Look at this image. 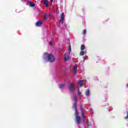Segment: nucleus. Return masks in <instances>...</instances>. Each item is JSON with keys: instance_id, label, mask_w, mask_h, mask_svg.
<instances>
[{"instance_id": "f257e3e1", "label": "nucleus", "mask_w": 128, "mask_h": 128, "mask_svg": "<svg viewBox=\"0 0 128 128\" xmlns=\"http://www.w3.org/2000/svg\"><path fill=\"white\" fill-rule=\"evenodd\" d=\"M43 60L45 62H54V56H52V54L45 53L43 56Z\"/></svg>"}, {"instance_id": "f03ea898", "label": "nucleus", "mask_w": 128, "mask_h": 128, "mask_svg": "<svg viewBox=\"0 0 128 128\" xmlns=\"http://www.w3.org/2000/svg\"><path fill=\"white\" fill-rule=\"evenodd\" d=\"M68 90L71 92H73V98L75 100L74 104H76V102H78V97L76 96V94L74 93V92H76V86L74 83L70 84Z\"/></svg>"}, {"instance_id": "7ed1b4c3", "label": "nucleus", "mask_w": 128, "mask_h": 128, "mask_svg": "<svg viewBox=\"0 0 128 128\" xmlns=\"http://www.w3.org/2000/svg\"><path fill=\"white\" fill-rule=\"evenodd\" d=\"M73 108H74L75 110V119L76 123L78 124H80L82 122V120H80V114H78V109L76 108V104L74 103L73 104Z\"/></svg>"}, {"instance_id": "20e7f679", "label": "nucleus", "mask_w": 128, "mask_h": 128, "mask_svg": "<svg viewBox=\"0 0 128 128\" xmlns=\"http://www.w3.org/2000/svg\"><path fill=\"white\" fill-rule=\"evenodd\" d=\"M70 52H72V46L70 45L68 46V52L67 53L66 52L64 54V60H68V59L70 58Z\"/></svg>"}, {"instance_id": "39448f33", "label": "nucleus", "mask_w": 128, "mask_h": 128, "mask_svg": "<svg viewBox=\"0 0 128 128\" xmlns=\"http://www.w3.org/2000/svg\"><path fill=\"white\" fill-rule=\"evenodd\" d=\"M28 4L30 8H34L36 6L34 2L32 1H28Z\"/></svg>"}, {"instance_id": "423d86ee", "label": "nucleus", "mask_w": 128, "mask_h": 128, "mask_svg": "<svg viewBox=\"0 0 128 128\" xmlns=\"http://www.w3.org/2000/svg\"><path fill=\"white\" fill-rule=\"evenodd\" d=\"M64 14L62 12L60 16L61 24H64Z\"/></svg>"}, {"instance_id": "0eeeda50", "label": "nucleus", "mask_w": 128, "mask_h": 128, "mask_svg": "<svg viewBox=\"0 0 128 128\" xmlns=\"http://www.w3.org/2000/svg\"><path fill=\"white\" fill-rule=\"evenodd\" d=\"M42 24V20L38 21L36 23L37 26H41Z\"/></svg>"}, {"instance_id": "6e6552de", "label": "nucleus", "mask_w": 128, "mask_h": 128, "mask_svg": "<svg viewBox=\"0 0 128 128\" xmlns=\"http://www.w3.org/2000/svg\"><path fill=\"white\" fill-rule=\"evenodd\" d=\"M50 16V14H44V20H48Z\"/></svg>"}, {"instance_id": "1a4fd4ad", "label": "nucleus", "mask_w": 128, "mask_h": 128, "mask_svg": "<svg viewBox=\"0 0 128 128\" xmlns=\"http://www.w3.org/2000/svg\"><path fill=\"white\" fill-rule=\"evenodd\" d=\"M80 112H81V115L82 116V118H86V116H84V110H82V106H80Z\"/></svg>"}, {"instance_id": "9d476101", "label": "nucleus", "mask_w": 128, "mask_h": 128, "mask_svg": "<svg viewBox=\"0 0 128 128\" xmlns=\"http://www.w3.org/2000/svg\"><path fill=\"white\" fill-rule=\"evenodd\" d=\"M43 2L46 8L48 7V0H44V1H43Z\"/></svg>"}, {"instance_id": "9b49d317", "label": "nucleus", "mask_w": 128, "mask_h": 128, "mask_svg": "<svg viewBox=\"0 0 128 128\" xmlns=\"http://www.w3.org/2000/svg\"><path fill=\"white\" fill-rule=\"evenodd\" d=\"M73 70H74V74H76V70H78V65L77 64H75L74 66Z\"/></svg>"}, {"instance_id": "f8f14e48", "label": "nucleus", "mask_w": 128, "mask_h": 128, "mask_svg": "<svg viewBox=\"0 0 128 128\" xmlns=\"http://www.w3.org/2000/svg\"><path fill=\"white\" fill-rule=\"evenodd\" d=\"M86 96H87V98H88V96H90V90H87L86 91Z\"/></svg>"}, {"instance_id": "ddd939ff", "label": "nucleus", "mask_w": 128, "mask_h": 128, "mask_svg": "<svg viewBox=\"0 0 128 128\" xmlns=\"http://www.w3.org/2000/svg\"><path fill=\"white\" fill-rule=\"evenodd\" d=\"M64 84H59V88H60L62 89L64 88Z\"/></svg>"}, {"instance_id": "4468645a", "label": "nucleus", "mask_w": 128, "mask_h": 128, "mask_svg": "<svg viewBox=\"0 0 128 128\" xmlns=\"http://www.w3.org/2000/svg\"><path fill=\"white\" fill-rule=\"evenodd\" d=\"M77 94H78V96H82V93L80 91V89H78L77 92Z\"/></svg>"}, {"instance_id": "2eb2a0df", "label": "nucleus", "mask_w": 128, "mask_h": 128, "mask_svg": "<svg viewBox=\"0 0 128 128\" xmlns=\"http://www.w3.org/2000/svg\"><path fill=\"white\" fill-rule=\"evenodd\" d=\"M80 86H84V80H80Z\"/></svg>"}, {"instance_id": "dca6fc26", "label": "nucleus", "mask_w": 128, "mask_h": 128, "mask_svg": "<svg viewBox=\"0 0 128 128\" xmlns=\"http://www.w3.org/2000/svg\"><path fill=\"white\" fill-rule=\"evenodd\" d=\"M84 48H86V46H84V44H82L81 46V48H80L81 50H84Z\"/></svg>"}, {"instance_id": "f3484780", "label": "nucleus", "mask_w": 128, "mask_h": 128, "mask_svg": "<svg viewBox=\"0 0 128 128\" xmlns=\"http://www.w3.org/2000/svg\"><path fill=\"white\" fill-rule=\"evenodd\" d=\"M80 56H84V51H80Z\"/></svg>"}, {"instance_id": "a211bd4d", "label": "nucleus", "mask_w": 128, "mask_h": 128, "mask_svg": "<svg viewBox=\"0 0 128 128\" xmlns=\"http://www.w3.org/2000/svg\"><path fill=\"white\" fill-rule=\"evenodd\" d=\"M86 125L88 126H90V122L88 121L86 123Z\"/></svg>"}, {"instance_id": "6ab92c4d", "label": "nucleus", "mask_w": 128, "mask_h": 128, "mask_svg": "<svg viewBox=\"0 0 128 128\" xmlns=\"http://www.w3.org/2000/svg\"><path fill=\"white\" fill-rule=\"evenodd\" d=\"M86 30H84L82 32V34H86Z\"/></svg>"}, {"instance_id": "aec40b11", "label": "nucleus", "mask_w": 128, "mask_h": 128, "mask_svg": "<svg viewBox=\"0 0 128 128\" xmlns=\"http://www.w3.org/2000/svg\"><path fill=\"white\" fill-rule=\"evenodd\" d=\"M79 96V99L80 100H82V96ZM80 102H82V100H80Z\"/></svg>"}, {"instance_id": "412c9836", "label": "nucleus", "mask_w": 128, "mask_h": 128, "mask_svg": "<svg viewBox=\"0 0 128 128\" xmlns=\"http://www.w3.org/2000/svg\"><path fill=\"white\" fill-rule=\"evenodd\" d=\"M49 44H50V46H52V42H49Z\"/></svg>"}, {"instance_id": "4be33fe9", "label": "nucleus", "mask_w": 128, "mask_h": 128, "mask_svg": "<svg viewBox=\"0 0 128 128\" xmlns=\"http://www.w3.org/2000/svg\"><path fill=\"white\" fill-rule=\"evenodd\" d=\"M125 118H128V112H127V116Z\"/></svg>"}, {"instance_id": "5701e85b", "label": "nucleus", "mask_w": 128, "mask_h": 128, "mask_svg": "<svg viewBox=\"0 0 128 128\" xmlns=\"http://www.w3.org/2000/svg\"><path fill=\"white\" fill-rule=\"evenodd\" d=\"M26 0H22V2H26Z\"/></svg>"}, {"instance_id": "b1692460", "label": "nucleus", "mask_w": 128, "mask_h": 128, "mask_svg": "<svg viewBox=\"0 0 128 128\" xmlns=\"http://www.w3.org/2000/svg\"><path fill=\"white\" fill-rule=\"evenodd\" d=\"M84 60H86V58H84Z\"/></svg>"}, {"instance_id": "393cba45", "label": "nucleus", "mask_w": 128, "mask_h": 128, "mask_svg": "<svg viewBox=\"0 0 128 128\" xmlns=\"http://www.w3.org/2000/svg\"><path fill=\"white\" fill-rule=\"evenodd\" d=\"M50 0V2H52V0Z\"/></svg>"}, {"instance_id": "a878e982", "label": "nucleus", "mask_w": 128, "mask_h": 128, "mask_svg": "<svg viewBox=\"0 0 128 128\" xmlns=\"http://www.w3.org/2000/svg\"><path fill=\"white\" fill-rule=\"evenodd\" d=\"M128 86V84H127V86Z\"/></svg>"}]
</instances>
